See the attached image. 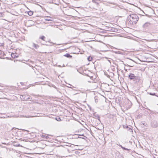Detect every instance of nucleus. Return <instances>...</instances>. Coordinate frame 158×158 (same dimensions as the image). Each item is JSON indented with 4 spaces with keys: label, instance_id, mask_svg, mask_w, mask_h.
Wrapping results in <instances>:
<instances>
[{
    "label": "nucleus",
    "instance_id": "obj_1",
    "mask_svg": "<svg viewBox=\"0 0 158 158\" xmlns=\"http://www.w3.org/2000/svg\"><path fill=\"white\" fill-rule=\"evenodd\" d=\"M152 25L149 22H146L142 26V30L146 32H150L152 31Z\"/></svg>",
    "mask_w": 158,
    "mask_h": 158
},
{
    "label": "nucleus",
    "instance_id": "obj_2",
    "mask_svg": "<svg viewBox=\"0 0 158 158\" xmlns=\"http://www.w3.org/2000/svg\"><path fill=\"white\" fill-rule=\"evenodd\" d=\"M130 19L132 20L133 22H134V24H136L139 19L138 16L136 14H132L129 15Z\"/></svg>",
    "mask_w": 158,
    "mask_h": 158
},
{
    "label": "nucleus",
    "instance_id": "obj_3",
    "mask_svg": "<svg viewBox=\"0 0 158 158\" xmlns=\"http://www.w3.org/2000/svg\"><path fill=\"white\" fill-rule=\"evenodd\" d=\"M83 129H78L77 131H76L75 132V135H78L79 136H82L84 137H85V136L84 135V134H80V133H81V132H83Z\"/></svg>",
    "mask_w": 158,
    "mask_h": 158
},
{
    "label": "nucleus",
    "instance_id": "obj_4",
    "mask_svg": "<svg viewBox=\"0 0 158 158\" xmlns=\"http://www.w3.org/2000/svg\"><path fill=\"white\" fill-rule=\"evenodd\" d=\"M122 127H123L124 128H131V127H132L131 126H128L126 124H124L123 123H122L120 125V126L119 127V128H122Z\"/></svg>",
    "mask_w": 158,
    "mask_h": 158
},
{
    "label": "nucleus",
    "instance_id": "obj_5",
    "mask_svg": "<svg viewBox=\"0 0 158 158\" xmlns=\"http://www.w3.org/2000/svg\"><path fill=\"white\" fill-rule=\"evenodd\" d=\"M123 23L124 24H125L127 22L130 24H134V22H133L132 20L131 19H128L126 21H125V19L123 21Z\"/></svg>",
    "mask_w": 158,
    "mask_h": 158
},
{
    "label": "nucleus",
    "instance_id": "obj_6",
    "mask_svg": "<svg viewBox=\"0 0 158 158\" xmlns=\"http://www.w3.org/2000/svg\"><path fill=\"white\" fill-rule=\"evenodd\" d=\"M128 77L130 80H134L136 79V77L135 75L132 73H130L128 76Z\"/></svg>",
    "mask_w": 158,
    "mask_h": 158
},
{
    "label": "nucleus",
    "instance_id": "obj_7",
    "mask_svg": "<svg viewBox=\"0 0 158 158\" xmlns=\"http://www.w3.org/2000/svg\"><path fill=\"white\" fill-rule=\"evenodd\" d=\"M93 117L95 118H97L99 120L100 117L99 115L98 114H96V113H94L93 114Z\"/></svg>",
    "mask_w": 158,
    "mask_h": 158
},
{
    "label": "nucleus",
    "instance_id": "obj_8",
    "mask_svg": "<svg viewBox=\"0 0 158 158\" xmlns=\"http://www.w3.org/2000/svg\"><path fill=\"white\" fill-rule=\"evenodd\" d=\"M119 120H121L123 123H124L125 124V123L126 122V119L124 118L121 116H119Z\"/></svg>",
    "mask_w": 158,
    "mask_h": 158
},
{
    "label": "nucleus",
    "instance_id": "obj_9",
    "mask_svg": "<svg viewBox=\"0 0 158 158\" xmlns=\"http://www.w3.org/2000/svg\"><path fill=\"white\" fill-rule=\"evenodd\" d=\"M157 123L156 122H154L152 124V126L153 127L156 128L157 127Z\"/></svg>",
    "mask_w": 158,
    "mask_h": 158
},
{
    "label": "nucleus",
    "instance_id": "obj_10",
    "mask_svg": "<svg viewBox=\"0 0 158 158\" xmlns=\"http://www.w3.org/2000/svg\"><path fill=\"white\" fill-rule=\"evenodd\" d=\"M13 145L15 146H16V147L21 146L20 145V144L16 142H14L13 143Z\"/></svg>",
    "mask_w": 158,
    "mask_h": 158
},
{
    "label": "nucleus",
    "instance_id": "obj_11",
    "mask_svg": "<svg viewBox=\"0 0 158 158\" xmlns=\"http://www.w3.org/2000/svg\"><path fill=\"white\" fill-rule=\"evenodd\" d=\"M32 45H33V47L36 49H38L39 47V45H38V44H36L34 43H33L32 44Z\"/></svg>",
    "mask_w": 158,
    "mask_h": 158
},
{
    "label": "nucleus",
    "instance_id": "obj_12",
    "mask_svg": "<svg viewBox=\"0 0 158 158\" xmlns=\"http://www.w3.org/2000/svg\"><path fill=\"white\" fill-rule=\"evenodd\" d=\"M64 56H65L67 58H72V56L71 55H70L69 54V53H66V54L64 55Z\"/></svg>",
    "mask_w": 158,
    "mask_h": 158
},
{
    "label": "nucleus",
    "instance_id": "obj_13",
    "mask_svg": "<svg viewBox=\"0 0 158 158\" xmlns=\"http://www.w3.org/2000/svg\"><path fill=\"white\" fill-rule=\"evenodd\" d=\"M134 62V61L132 60H129V63L131 65H129V66L131 67L133 66V64H132V63H133Z\"/></svg>",
    "mask_w": 158,
    "mask_h": 158
},
{
    "label": "nucleus",
    "instance_id": "obj_14",
    "mask_svg": "<svg viewBox=\"0 0 158 158\" xmlns=\"http://www.w3.org/2000/svg\"><path fill=\"white\" fill-rule=\"evenodd\" d=\"M119 146L120 147L124 150H127V151H129V150H130V149H128L127 148H126L123 147L121 145H120L119 144Z\"/></svg>",
    "mask_w": 158,
    "mask_h": 158
},
{
    "label": "nucleus",
    "instance_id": "obj_15",
    "mask_svg": "<svg viewBox=\"0 0 158 158\" xmlns=\"http://www.w3.org/2000/svg\"><path fill=\"white\" fill-rule=\"evenodd\" d=\"M52 19L51 17H48L47 18L45 19V20L47 21H52Z\"/></svg>",
    "mask_w": 158,
    "mask_h": 158
},
{
    "label": "nucleus",
    "instance_id": "obj_16",
    "mask_svg": "<svg viewBox=\"0 0 158 158\" xmlns=\"http://www.w3.org/2000/svg\"><path fill=\"white\" fill-rule=\"evenodd\" d=\"M49 135H42L41 137H42V138H45H45L46 139H48V138H49V137H48Z\"/></svg>",
    "mask_w": 158,
    "mask_h": 158
},
{
    "label": "nucleus",
    "instance_id": "obj_17",
    "mask_svg": "<svg viewBox=\"0 0 158 158\" xmlns=\"http://www.w3.org/2000/svg\"><path fill=\"white\" fill-rule=\"evenodd\" d=\"M11 56L13 58H17L18 57L17 56H16L14 53H12L11 54Z\"/></svg>",
    "mask_w": 158,
    "mask_h": 158
},
{
    "label": "nucleus",
    "instance_id": "obj_18",
    "mask_svg": "<svg viewBox=\"0 0 158 158\" xmlns=\"http://www.w3.org/2000/svg\"><path fill=\"white\" fill-rule=\"evenodd\" d=\"M33 12L31 11H30L28 12V14L30 16H31L33 14Z\"/></svg>",
    "mask_w": 158,
    "mask_h": 158
},
{
    "label": "nucleus",
    "instance_id": "obj_19",
    "mask_svg": "<svg viewBox=\"0 0 158 158\" xmlns=\"http://www.w3.org/2000/svg\"><path fill=\"white\" fill-rule=\"evenodd\" d=\"M55 119L58 121H61V119L60 118V117H57L55 118Z\"/></svg>",
    "mask_w": 158,
    "mask_h": 158
},
{
    "label": "nucleus",
    "instance_id": "obj_20",
    "mask_svg": "<svg viewBox=\"0 0 158 158\" xmlns=\"http://www.w3.org/2000/svg\"><path fill=\"white\" fill-rule=\"evenodd\" d=\"M45 37L44 36H42L40 37V39H41L42 40L44 41Z\"/></svg>",
    "mask_w": 158,
    "mask_h": 158
},
{
    "label": "nucleus",
    "instance_id": "obj_21",
    "mask_svg": "<svg viewBox=\"0 0 158 158\" xmlns=\"http://www.w3.org/2000/svg\"><path fill=\"white\" fill-rule=\"evenodd\" d=\"M123 16H119V17H124V15H125L126 13V10L125 9H124L123 10Z\"/></svg>",
    "mask_w": 158,
    "mask_h": 158
},
{
    "label": "nucleus",
    "instance_id": "obj_22",
    "mask_svg": "<svg viewBox=\"0 0 158 158\" xmlns=\"http://www.w3.org/2000/svg\"><path fill=\"white\" fill-rule=\"evenodd\" d=\"M149 94L151 95H153V96H155L156 95V94L155 93H149Z\"/></svg>",
    "mask_w": 158,
    "mask_h": 158
},
{
    "label": "nucleus",
    "instance_id": "obj_23",
    "mask_svg": "<svg viewBox=\"0 0 158 158\" xmlns=\"http://www.w3.org/2000/svg\"><path fill=\"white\" fill-rule=\"evenodd\" d=\"M92 59V58L91 57L89 56L88 58V60L89 61H91Z\"/></svg>",
    "mask_w": 158,
    "mask_h": 158
},
{
    "label": "nucleus",
    "instance_id": "obj_24",
    "mask_svg": "<svg viewBox=\"0 0 158 158\" xmlns=\"http://www.w3.org/2000/svg\"><path fill=\"white\" fill-rule=\"evenodd\" d=\"M20 129L21 130V129ZM22 129V131H23V132L27 131V133L29 132V131H28L24 129Z\"/></svg>",
    "mask_w": 158,
    "mask_h": 158
},
{
    "label": "nucleus",
    "instance_id": "obj_25",
    "mask_svg": "<svg viewBox=\"0 0 158 158\" xmlns=\"http://www.w3.org/2000/svg\"><path fill=\"white\" fill-rule=\"evenodd\" d=\"M124 53V52H120V51H119V54H123Z\"/></svg>",
    "mask_w": 158,
    "mask_h": 158
},
{
    "label": "nucleus",
    "instance_id": "obj_26",
    "mask_svg": "<svg viewBox=\"0 0 158 158\" xmlns=\"http://www.w3.org/2000/svg\"><path fill=\"white\" fill-rule=\"evenodd\" d=\"M129 129V131L133 132L132 129Z\"/></svg>",
    "mask_w": 158,
    "mask_h": 158
},
{
    "label": "nucleus",
    "instance_id": "obj_27",
    "mask_svg": "<svg viewBox=\"0 0 158 158\" xmlns=\"http://www.w3.org/2000/svg\"><path fill=\"white\" fill-rule=\"evenodd\" d=\"M153 33H157L158 32L156 31H153L152 32Z\"/></svg>",
    "mask_w": 158,
    "mask_h": 158
},
{
    "label": "nucleus",
    "instance_id": "obj_28",
    "mask_svg": "<svg viewBox=\"0 0 158 158\" xmlns=\"http://www.w3.org/2000/svg\"><path fill=\"white\" fill-rule=\"evenodd\" d=\"M122 8H121L120 12H121L122 11Z\"/></svg>",
    "mask_w": 158,
    "mask_h": 158
},
{
    "label": "nucleus",
    "instance_id": "obj_29",
    "mask_svg": "<svg viewBox=\"0 0 158 158\" xmlns=\"http://www.w3.org/2000/svg\"><path fill=\"white\" fill-rule=\"evenodd\" d=\"M120 61L121 62V64H123V62L122 61L120 60Z\"/></svg>",
    "mask_w": 158,
    "mask_h": 158
},
{
    "label": "nucleus",
    "instance_id": "obj_30",
    "mask_svg": "<svg viewBox=\"0 0 158 158\" xmlns=\"http://www.w3.org/2000/svg\"><path fill=\"white\" fill-rule=\"evenodd\" d=\"M0 46H2L3 44H1L0 45Z\"/></svg>",
    "mask_w": 158,
    "mask_h": 158
},
{
    "label": "nucleus",
    "instance_id": "obj_31",
    "mask_svg": "<svg viewBox=\"0 0 158 158\" xmlns=\"http://www.w3.org/2000/svg\"><path fill=\"white\" fill-rule=\"evenodd\" d=\"M78 138H82V139H84V138H83V137H82V138H81V137H78Z\"/></svg>",
    "mask_w": 158,
    "mask_h": 158
},
{
    "label": "nucleus",
    "instance_id": "obj_32",
    "mask_svg": "<svg viewBox=\"0 0 158 158\" xmlns=\"http://www.w3.org/2000/svg\"><path fill=\"white\" fill-rule=\"evenodd\" d=\"M83 132H81V133H80V134H83Z\"/></svg>",
    "mask_w": 158,
    "mask_h": 158
},
{
    "label": "nucleus",
    "instance_id": "obj_33",
    "mask_svg": "<svg viewBox=\"0 0 158 158\" xmlns=\"http://www.w3.org/2000/svg\"><path fill=\"white\" fill-rule=\"evenodd\" d=\"M120 0V1H122V2H124V1H123V0Z\"/></svg>",
    "mask_w": 158,
    "mask_h": 158
},
{
    "label": "nucleus",
    "instance_id": "obj_34",
    "mask_svg": "<svg viewBox=\"0 0 158 158\" xmlns=\"http://www.w3.org/2000/svg\"><path fill=\"white\" fill-rule=\"evenodd\" d=\"M12 128H14V129H15V128H16V127H13Z\"/></svg>",
    "mask_w": 158,
    "mask_h": 158
},
{
    "label": "nucleus",
    "instance_id": "obj_35",
    "mask_svg": "<svg viewBox=\"0 0 158 158\" xmlns=\"http://www.w3.org/2000/svg\"><path fill=\"white\" fill-rule=\"evenodd\" d=\"M119 36H120V37H122V36L121 35H120V34H119Z\"/></svg>",
    "mask_w": 158,
    "mask_h": 158
},
{
    "label": "nucleus",
    "instance_id": "obj_36",
    "mask_svg": "<svg viewBox=\"0 0 158 158\" xmlns=\"http://www.w3.org/2000/svg\"><path fill=\"white\" fill-rule=\"evenodd\" d=\"M89 131H91V129H89V130H88Z\"/></svg>",
    "mask_w": 158,
    "mask_h": 158
},
{
    "label": "nucleus",
    "instance_id": "obj_37",
    "mask_svg": "<svg viewBox=\"0 0 158 158\" xmlns=\"http://www.w3.org/2000/svg\"><path fill=\"white\" fill-rule=\"evenodd\" d=\"M120 31L119 30V33H120Z\"/></svg>",
    "mask_w": 158,
    "mask_h": 158
},
{
    "label": "nucleus",
    "instance_id": "obj_38",
    "mask_svg": "<svg viewBox=\"0 0 158 158\" xmlns=\"http://www.w3.org/2000/svg\"><path fill=\"white\" fill-rule=\"evenodd\" d=\"M119 106H121V105H120V103H119Z\"/></svg>",
    "mask_w": 158,
    "mask_h": 158
},
{
    "label": "nucleus",
    "instance_id": "obj_39",
    "mask_svg": "<svg viewBox=\"0 0 158 158\" xmlns=\"http://www.w3.org/2000/svg\"><path fill=\"white\" fill-rule=\"evenodd\" d=\"M63 67H64L65 66L64 65V64H63Z\"/></svg>",
    "mask_w": 158,
    "mask_h": 158
},
{
    "label": "nucleus",
    "instance_id": "obj_40",
    "mask_svg": "<svg viewBox=\"0 0 158 158\" xmlns=\"http://www.w3.org/2000/svg\"><path fill=\"white\" fill-rule=\"evenodd\" d=\"M69 85H70V86H72L71 85H70V84H69Z\"/></svg>",
    "mask_w": 158,
    "mask_h": 158
},
{
    "label": "nucleus",
    "instance_id": "obj_41",
    "mask_svg": "<svg viewBox=\"0 0 158 158\" xmlns=\"http://www.w3.org/2000/svg\"><path fill=\"white\" fill-rule=\"evenodd\" d=\"M69 88H70V86H69V87H68Z\"/></svg>",
    "mask_w": 158,
    "mask_h": 158
},
{
    "label": "nucleus",
    "instance_id": "obj_42",
    "mask_svg": "<svg viewBox=\"0 0 158 158\" xmlns=\"http://www.w3.org/2000/svg\"><path fill=\"white\" fill-rule=\"evenodd\" d=\"M69 88H70V86H69V87H68Z\"/></svg>",
    "mask_w": 158,
    "mask_h": 158
},
{
    "label": "nucleus",
    "instance_id": "obj_43",
    "mask_svg": "<svg viewBox=\"0 0 158 158\" xmlns=\"http://www.w3.org/2000/svg\"><path fill=\"white\" fill-rule=\"evenodd\" d=\"M136 130H138V129H136Z\"/></svg>",
    "mask_w": 158,
    "mask_h": 158
},
{
    "label": "nucleus",
    "instance_id": "obj_44",
    "mask_svg": "<svg viewBox=\"0 0 158 158\" xmlns=\"http://www.w3.org/2000/svg\"><path fill=\"white\" fill-rule=\"evenodd\" d=\"M95 101H97V100H95Z\"/></svg>",
    "mask_w": 158,
    "mask_h": 158
},
{
    "label": "nucleus",
    "instance_id": "obj_45",
    "mask_svg": "<svg viewBox=\"0 0 158 158\" xmlns=\"http://www.w3.org/2000/svg\"><path fill=\"white\" fill-rule=\"evenodd\" d=\"M95 101H97V100H95Z\"/></svg>",
    "mask_w": 158,
    "mask_h": 158
}]
</instances>
